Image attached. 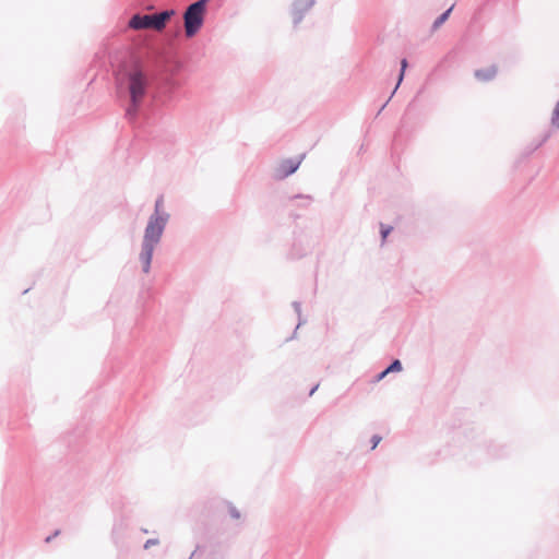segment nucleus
<instances>
[{
    "instance_id": "obj_24",
    "label": "nucleus",
    "mask_w": 559,
    "mask_h": 559,
    "mask_svg": "<svg viewBox=\"0 0 559 559\" xmlns=\"http://www.w3.org/2000/svg\"><path fill=\"white\" fill-rule=\"evenodd\" d=\"M207 558L209 559H223V555L219 554L218 551H216L215 549H212L209 555H207Z\"/></svg>"
},
{
    "instance_id": "obj_14",
    "label": "nucleus",
    "mask_w": 559,
    "mask_h": 559,
    "mask_svg": "<svg viewBox=\"0 0 559 559\" xmlns=\"http://www.w3.org/2000/svg\"><path fill=\"white\" fill-rule=\"evenodd\" d=\"M292 307L294 308V311L296 312V314L298 317V323L293 332V335L290 337H288L287 340H293L297 333L298 328L306 323V319H304L301 316V302L298 300H295L292 302Z\"/></svg>"
},
{
    "instance_id": "obj_5",
    "label": "nucleus",
    "mask_w": 559,
    "mask_h": 559,
    "mask_svg": "<svg viewBox=\"0 0 559 559\" xmlns=\"http://www.w3.org/2000/svg\"><path fill=\"white\" fill-rule=\"evenodd\" d=\"M175 13L174 9L163 10L153 14L136 13L130 19L129 26L133 29L152 28L160 31Z\"/></svg>"
},
{
    "instance_id": "obj_2",
    "label": "nucleus",
    "mask_w": 559,
    "mask_h": 559,
    "mask_svg": "<svg viewBox=\"0 0 559 559\" xmlns=\"http://www.w3.org/2000/svg\"><path fill=\"white\" fill-rule=\"evenodd\" d=\"M170 214L164 210V195L159 194L154 203V211L148 216L144 228L139 261L144 274L152 270V262L157 245L160 242Z\"/></svg>"
},
{
    "instance_id": "obj_6",
    "label": "nucleus",
    "mask_w": 559,
    "mask_h": 559,
    "mask_svg": "<svg viewBox=\"0 0 559 559\" xmlns=\"http://www.w3.org/2000/svg\"><path fill=\"white\" fill-rule=\"evenodd\" d=\"M319 243V238L306 229H295L293 243L287 252V259L299 260L312 252Z\"/></svg>"
},
{
    "instance_id": "obj_19",
    "label": "nucleus",
    "mask_w": 559,
    "mask_h": 559,
    "mask_svg": "<svg viewBox=\"0 0 559 559\" xmlns=\"http://www.w3.org/2000/svg\"><path fill=\"white\" fill-rule=\"evenodd\" d=\"M82 432V429L76 428L73 432L69 433V436L67 437V443L69 448L74 450V445L72 444V438L81 436Z\"/></svg>"
},
{
    "instance_id": "obj_1",
    "label": "nucleus",
    "mask_w": 559,
    "mask_h": 559,
    "mask_svg": "<svg viewBox=\"0 0 559 559\" xmlns=\"http://www.w3.org/2000/svg\"><path fill=\"white\" fill-rule=\"evenodd\" d=\"M115 88L124 118L139 129L155 124L162 117V109L178 102L182 95L179 80L166 76L153 82L139 64L117 69Z\"/></svg>"
},
{
    "instance_id": "obj_10",
    "label": "nucleus",
    "mask_w": 559,
    "mask_h": 559,
    "mask_svg": "<svg viewBox=\"0 0 559 559\" xmlns=\"http://www.w3.org/2000/svg\"><path fill=\"white\" fill-rule=\"evenodd\" d=\"M552 135V130L548 129L546 130L539 139H534L530 144L526 145V147L523 151V155L525 157L532 155L535 151H537L539 147H542Z\"/></svg>"
},
{
    "instance_id": "obj_16",
    "label": "nucleus",
    "mask_w": 559,
    "mask_h": 559,
    "mask_svg": "<svg viewBox=\"0 0 559 559\" xmlns=\"http://www.w3.org/2000/svg\"><path fill=\"white\" fill-rule=\"evenodd\" d=\"M392 230H393V226L383 224V223L380 224V238H381L382 243H384L386 241V239L390 236V234L392 233Z\"/></svg>"
},
{
    "instance_id": "obj_9",
    "label": "nucleus",
    "mask_w": 559,
    "mask_h": 559,
    "mask_svg": "<svg viewBox=\"0 0 559 559\" xmlns=\"http://www.w3.org/2000/svg\"><path fill=\"white\" fill-rule=\"evenodd\" d=\"M408 66H409V63H408L407 58H402L400 61V70H399V74L396 78V84H395L391 95L389 96V98L381 105V107L377 111L376 118L384 110V108L388 106V104L391 100V98L393 97V95L396 93L397 88L400 87V85L402 84V82L405 78V72H406Z\"/></svg>"
},
{
    "instance_id": "obj_23",
    "label": "nucleus",
    "mask_w": 559,
    "mask_h": 559,
    "mask_svg": "<svg viewBox=\"0 0 559 559\" xmlns=\"http://www.w3.org/2000/svg\"><path fill=\"white\" fill-rule=\"evenodd\" d=\"M295 199H302V200H307V204H305V206H307L311 201H312V197L311 195H308V194H295L293 197H290V200H295Z\"/></svg>"
},
{
    "instance_id": "obj_20",
    "label": "nucleus",
    "mask_w": 559,
    "mask_h": 559,
    "mask_svg": "<svg viewBox=\"0 0 559 559\" xmlns=\"http://www.w3.org/2000/svg\"><path fill=\"white\" fill-rule=\"evenodd\" d=\"M381 440H382V437L380 435H378V433L373 435L370 438V450H374L379 445Z\"/></svg>"
},
{
    "instance_id": "obj_15",
    "label": "nucleus",
    "mask_w": 559,
    "mask_h": 559,
    "mask_svg": "<svg viewBox=\"0 0 559 559\" xmlns=\"http://www.w3.org/2000/svg\"><path fill=\"white\" fill-rule=\"evenodd\" d=\"M386 372H400L403 370L402 361L399 358H393L389 365L385 367Z\"/></svg>"
},
{
    "instance_id": "obj_25",
    "label": "nucleus",
    "mask_w": 559,
    "mask_h": 559,
    "mask_svg": "<svg viewBox=\"0 0 559 559\" xmlns=\"http://www.w3.org/2000/svg\"><path fill=\"white\" fill-rule=\"evenodd\" d=\"M319 385V383L312 385L311 389L309 390L308 396H312L314 392L318 390Z\"/></svg>"
},
{
    "instance_id": "obj_8",
    "label": "nucleus",
    "mask_w": 559,
    "mask_h": 559,
    "mask_svg": "<svg viewBox=\"0 0 559 559\" xmlns=\"http://www.w3.org/2000/svg\"><path fill=\"white\" fill-rule=\"evenodd\" d=\"M316 0H294L290 8L293 25L297 27L307 12L314 5Z\"/></svg>"
},
{
    "instance_id": "obj_26",
    "label": "nucleus",
    "mask_w": 559,
    "mask_h": 559,
    "mask_svg": "<svg viewBox=\"0 0 559 559\" xmlns=\"http://www.w3.org/2000/svg\"><path fill=\"white\" fill-rule=\"evenodd\" d=\"M202 547L200 545H197L195 549L192 551L191 556L188 559H192L199 550H201Z\"/></svg>"
},
{
    "instance_id": "obj_12",
    "label": "nucleus",
    "mask_w": 559,
    "mask_h": 559,
    "mask_svg": "<svg viewBox=\"0 0 559 559\" xmlns=\"http://www.w3.org/2000/svg\"><path fill=\"white\" fill-rule=\"evenodd\" d=\"M486 453L491 459H501L509 454V449L504 444H499V445L490 444L487 448Z\"/></svg>"
},
{
    "instance_id": "obj_17",
    "label": "nucleus",
    "mask_w": 559,
    "mask_h": 559,
    "mask_svg": "<svg viewBox=\"0 0 559 559\" xmlns=\"http://www.w3.org/2000/svg\"><path fill=\"white\" fill-rule=\"evenodd\" d=\"M550 123L552 128L559 129V100L556 103L554 107Z\"/></svg>"
},
{
    "instance_id": "obj_27",
    "label": "nucleus",
    "mask_w": 559,
    "mask_h": 559,
    "mask_svg": "<svg viewBox=\"0 0 559 559\" xmlns=\"http://www.w3.org/2000/svg\"><path fill=\"white\" fill-rule=\"evenodd\" d=\"M53 539V537L50 535H48L46 538H45V543H50L51 540Z\"/></svg>"
},
{
    "instance_id": "obj_11",
    "label": "nucleus",
    "mask_w": 559,
    "mask_h": 559,
    "mask_svg": "<svg viewBox=\"0 0 559 559\" xmlns=\"http://www.w3.org/2000/svg\"><path fill=\"white\" fill-rule=\"evenodd\" d=\"M498 73V68L496 64H491L487 68L477 69L474 72V76L476 80L480 82H489L496 78Z\"/></svg>"
},
{
    "instance_id": "obj_13",
    "label": "nucleus",
    "mask_w": 559,
    "mask_h": 559,
    "mask_svg": "<svg viewBox=\"0 0 559 559\" xmlns=\"http://www.w3.org/2000/svg\"><path fill=\"white\" fill-rule=\"evenodd\" d=\"M453 9H454V4L449 7L447 10H444L441 14H439L435 19V21L432 22L431 28H430L431 33L439 29L449 20Z\"/></svg>"
},
{
    "instance_id": "obj_4",
    "label": "nucleus",
    "mask_w": 559,
    "mask_h": 559,
    "mask_svg": "<svg viewBox=\"0 0 559 559\" xmlns=\"http://www.w3.org/2000/svg\"><path fill=\"white\" fill-rule=\"evenodd\" d=\"M210 0L191 2L183 14L185 31L188 37H194L203 27Z\"/></svg>"
},
{
    "instance_id": "obj_3",
    "label": "nucleus",
    "mask_w": 559,
    "mask_h": 559,
    "mask_svg": "<svg viewBox=\"0 0 559 559\" xmlns=\"http://www.w3.org/2000/svg\"><path fill=\"white\" fill-rule=\"evenodd\" d=\"M418 94L408 103L394 134L393 150L403 146L424 124L419 111L415 109Z\"/></svg>"
},
{
    "instance_id": "obj_28",
    "label": "nucleus",
    "mask_w": 559,
    "mask_h": 559,
    "mask_svg": "<svg viewBox=\"0 0 559 559\" xmlns=\"http://www.w3.org/2000/svg\"><path fill=\"white\" fill-rule=\"evenodd\" d=\"M59 534H60V530H56V531L51 534V536L55 538V537H57Z\"/></svg>"
},
{
    "instance_id": "obj_7",
    "label": "nucleus",
    "mask_w": 559,
    "mask_h": 559,
    "mask_svg": "<svg viewBox=\"0 0 559 559\" xmlns=\"http://www.w3.org/2000/svg\"><path fill=\"white\" fill-rule=\"evenodd\" d=\"M305 157L306 154L302 153L298 156L283 159L275 170L274 178L277 180H283L294 175L298 170Z\"/></svg>"
},
{
    "instance_id": "obj_18",
    "label": "nucleus",
    "mask_w": 559,
    "mask_h": 559,
    "mask_svg": "<svg viewBox=\"0 0 559 559\" xmlns=\"http://www.w3.org/2000/svg\"><path fill=\"white\" fill-rule=\"evenodd\" d=\"M228 514L234 520H239L241 518L240 511L230 501H226Z\"/></svg>"
},
{
    "instance_id": "obj_21",
    "label": "nucleus",
    "mask_w": 559,
    "mask_h": 559,
    "mask_svg": "<svg viewBox=\"0 0 559 559\" xmlns=\"http://www.w3.org/2000/svg\"><path fill=\"white\" fill-rule=\"evenodd\" d=\"M388 374L389 373L386 372V369L384 368L373 376L372 382L378 383V382L382 381Z\"/></svg>"
},
{
    "instance_id": "obj_22",
    "label": "nucleus",
    "mask_w": 559,
    "mask_h": 559,
    "mask_svg": "<svg viewBox=\"0 0 559 559\" xmlns=\"http://www.w3.org/2000/svg\"><path fill=\"white\" fill-rule=\"evenodd\" d=\"M158 544H159V539H158V538H148V539L144 543L143 548H144L145 550H147V549H150L151 547L156 546V545H158Z\"/></svg>"
}]
</instances>
